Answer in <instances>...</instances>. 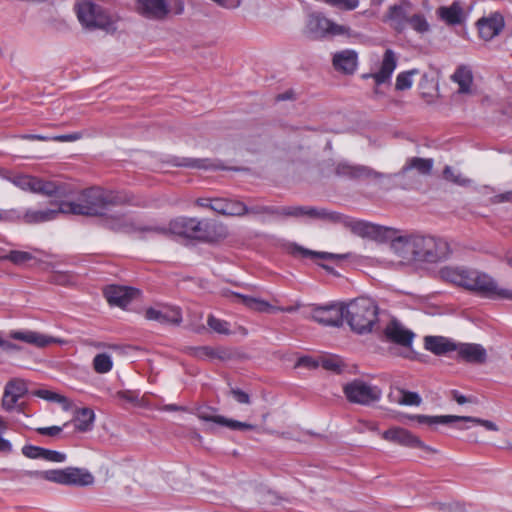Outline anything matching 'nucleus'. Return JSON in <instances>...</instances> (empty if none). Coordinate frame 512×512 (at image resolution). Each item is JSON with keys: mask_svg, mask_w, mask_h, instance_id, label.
Returning <instances> with one entry per match:
<instances>
[{"mask_svg": "<svg viewBox=\"0 0 512 512\" xmlns=\"http://www.w3.org/2000/svg\"><path fill=\"white\" fill-rule=\"evenodd\" d=\"M321 366L325 370L332 371L335 373H341L343 368L342 361L339 358L335 357L323 358L321 361Z\"/></svg>", "mask_w": 512, "mask_h": 512, "instance_id": "obj_52", "label": "nucleus"}, {"mask_svg": "<svg viewBox=\"0 0 512 512\" xmlns=\"http://www.w3.org/2000/svg\"><path fill=\"white\" fill-rule=\"evenodd\" d=\"M335 174L352 180L381 179L385 174L375 171L369 166L356 165L348 162H339L335 167Z\"/></svg>", "mask_w": 512, "mask_h": 512, "instance_id": "obj_12", "label": "nucleus"}, {"mask_svg": "<svg viewBox=\"0 0 512 512\" xmlns=\"http://www.w3.org/2000/svg\"><path fill=\"white\" fill-rule=\"evenodd\" d=\"M31 476L40 477L47 481L64 485V469H53L47 471H34L29 473Z\"/></svg>", "mask_w": 512, "mask_h": 512, "instance_id": "obj_39", "label": "nucleus"}, {"mask_svg": "<svg viewBox=\"0 0 512 512\" xmlns=\"http://www.w3.org/2000/svg\"><path fill=\"white\" fill-rule=\"evenodd\" d=\"M458 356L462 360L470 363H484L487 358L486 350L480 344L465 343L459 347L456 346Z\"/></svg>", "mask_w": 512, "mask_h": 512, "instance_id": "obj_26", "label": "nucleus"}, {"mask_svg": "<svg viewBox=\"0 0 512 512\" xmlns=\"http://www.w3.org/2000/svg\"><path fill=\"white\" fill-rule=\"evenodd\" d=\"M290 252L292 255L297 256L300 255L302 257H311V258H321V259H331V260H341L348 257V254H333L328 252H316L299 245H292L290 247Z\"/></svg>", "mask_w": 512, "mask_h": 512, "instance_id": "obj_33", "label": "nucleus"}, {"mask_svg": "<svg viewBox=\"0 0 512 512\" xmlns=\"http://www.w3.org/2000/svg\"><path fill=\"white\" fill-rule=\"evenodd\" d=\"M43 448L39 446L34 445H25L22 448V453L27 458L31 459H41L42 457Z\"/></svg>", "mask_w": 512, "mask_h": 512, "instance_id": "obj_56", "label": "nucleus"}, {"mask_svg": "<svg viewBox=\"0 0 512 512\" xmlns=\"http://www.w3.org/2000/svg\"><path fill=\"white\" fill-rule=\"evenodd\" d=\"M425 348L436 355H442L456 350V344L441 336H427Z\"/></svg>", "mask_w": 512, "mask_h": 512, "instance_id": "obj_30", "label": "nucleus"}, {"mask_svg": "<svg viewBox=\"0 0 512 512\" xmlns=\"http://www.w3.org/2000/svg\"><path fill=\"white\" fill-rule=\"evenodd\" d=\"M107 302L111 306L125 308L139 294V290L130 286L109 285L103 290Z\"/></svg>", "mask_w": 512, "mask_h": 512, "instance_id": "obj_13", "label": "nucleus"}, {"mask_svg": "<svg viewBox=\"0 0 512 512\" xmlns=\"http://www.w3.org/2000/svg\"><path fill=\"white\" fill-rule=\"evenodd\" d=\"M415 71H405L398 74L395 83V89L403 91L409 89L412 86L411 76Z\"/></svg>", "mask_w": 512, "mask_h": 512, "instance_id": "obj_50", "label": "nucleus"}, {"mask_svg": "<svg viewBox=\"0 0 512 512\" xmlns=\"http://www.w3.org/2000/svg\"><path fill=\"white\" fill-rule=\"evenodd\" d=\"M343 393L350 403L363 406H370L382 397V390L378 386L369 384L362 379H354L345 384Z\"/></svg>", "mask_w": 512, "mask_h": 512, "instance_id": "obj_6", "label": "nucleus"}, {"mask_svg": "<svg viewBox=\"0 0 512 512\" xmlns=\"http://www.w3.org/2000/svg\"><path fill=\"white\" fill-rule=\"evenodd\" d=\"M36 431L41 435L54 437L61 433L62 428L60 426L41 427L37 428Z\"/></svg>", "mask_w": 512, "mask_h": 512, "instance_id": "obj_58", "label": "nucleus"}, {"mask_svg": "<svg viewBox=\"0 0 512 512\" xmlns=\"http://www.w3.org/2000/svg\"><path fill=\"white\" fill-rule=\"evenodd\" d=\"M145 317L161 324L179 325L182 322V314L177 307H164L162 309L150 307L145 311Z\"/></svg>", "mask_w": 512, "mask_h": 512, "instance_id": "obj_22", "label": "nucleus"}, {"mask_svg": "<svg viewBox=\"0 0 512 512\" xmlns=\"http://www.w3.org/2000/svg\"><path fill=\"white\" fill-rule=\"evenodd\" d=\"M279 216L285 217H309L325 219L336 222L340 219V215L335 212H329L325 209H317L309 206H286L280 207Z\"/></svg>", "mask_w": 512, "mask_h": 512, "instance_id": "obj_14", "label": "nucleus"}, {"mask_svg": "<svg viewBox=\"0 0 512 512\" xmlns=\"http://www.w3.org/2000/svg\"><path fill=\"white\" fill-rule=\"evenodd\" d=\"M332 65L337 72L352 75L358 67V53L352 49H345L333 54Z\"/></svg>", "mask_w": 512, "mask_h": 512, "instance_id": "obj_18", "label": "nucleus"}, {"mask_svg": "<svg viewBox=\"0 0 512 512\" xmlns=\"http://www.w3.org/2000/svg\"><path fill=\"white\" fill-rule=\"evenodd\" d=\"M41 459L49 462L62 463L66 460V455L62 452L43 448Z\"/></svg>", "mask_w": 512, "mask_h": 512, "instance_id": "obj_55", "label": "nucleus"}, {"mask_svg": "<svg viewBox=\"0 0 512 512\" xmlns=\"http://www.w3.org/2000/svg\"><path fill=\"white\" fill-rule=\"evenodd\" d=\"M181 166L190 167V168H196V169H223V167H220L208 159H195V158H185L183 159V162L180 163Z\"/></svg>", "mask_w": 512, "mask_h": 512, "instance_id": "obj_42", "label": "nucleus"}, {"mask_svg": "<svg viewBox=\"0 0 512 512\" xmlns=\"http://www.w3.org/2000/svg\"><path fill=\"white\" fill-rule=\"evenodd\" d=\"M33 395L53 402H58L64 405L65 409L69 408V401L65 396H62L58 393L52 392L47 389H38L33 392Z\"/></svg>", "mask_w": 512, "mask_h": 512, "instance_id": "obj_43", "label": "nucleus"}, {"mask_svg": "<svg viewBox=\"0 0 512 512\" xmlns=\"http://www.w3.org/2000/svg\"><path fill=\"white\" fill-rule=\"evenodd\" d=\"M391 249L403 263L434 264L448 259L451 250L447 241L430 235L399 236L391 241Z\"/></svg>", "mask_w": 512, "mask_h": 512, "instance_id": "obj_1", "label": "nucleus"}, {"mask_svg": "<svg viewBox=\"0 0 512 512\" xmlns=\"http://www.w3.org/2000/svg\"><path fill=\"white\" fill-rule=\"evenodd\" d=\"M388 19L392 22L394 29L401 32L405 29L411 17L409 4L393 5L389 8Z\"/></svg>", "mask_w": 512, "mask_h": 512, "instance_id": "obj_28", "label": "nucleus"}, {"mask_svg": "<svg viewBox=\"0 0 512 512\" xmlns=\"http://www.w3.org/2000/svg\"><path fill=\"white\" fill-rule=\"evenodd\" d=\"M112 366L111 357L106 353L97 354L93 359V368L99 374L108 373Z\"/></svg>", "mask_w": 512, "mask_h": 512, "instance_id": "obj_40", "label": "nucleus"}, {"mask_svg": "<svg viewBox=\"0 0 512 512\" xmlns=\"http://www.w3.org/2000/svg\"><path fill=\"white\" fill-rule=\"evenodd\" d=\"M433 164L434 162L431 158L412 157L407 160L406 164L397 174H395V176H405L406 173L412 169L417 170V172L421 175H430Z\"/></svg>", "mask_w": 512, "mask_h": 512, "instance_id": "obj_29", "label": "nucleus"}, {"mask_svg": "<svg viewBox=\"0 0 512 512\" xmlns=\"http://www.w3.org/2000/svg\"><path fill=\"white\" fill-rule=\"evenodd\" d=\"M126 224V219L124 215H114L111 216L110 226L112 229H120Z\"/></svg>", "mask_w": 512, "mask_h": 512, "instance_id": "obj_61", "label": "nucleus"}, {"mask_svg": "<svg viewBox=\"0 0 512 512\" xmlns=\"http://www.w3.org/2000/svg\"><path fill=\"white\" fill-rule=\"evenodd\" d=\"M296 365L305 366L310 369H315L319 366V363L309 356H304L297 361Z\"/></svg>", "mask_w": 512, "mask_h": 512, "instance_id": "obj_59", "label": "nucleus"}, {"mask_svg": "<svg viewBox=\"0 0 512 512\" xmlns=\"http://www.w3.org/2000/svg\"><path fill=\"white\" fill-rule=\"evenodd\" d=\"M344 319L353 332L370 333L378 321V306L371 298H356L344 304Z\"/></svg>", "mask_w": 512, "mask_h": 512, "instance_id": "obj_3", "label": "nucleus"}, {"mask_svg": "<svg viewBox=\"0 0 512 512\" xmlns=\"http://www.w3.org/2000/svg\"><path fill=\"white\" fill-rule=\"evenodd\" d=\"M401 398L398 399V403L406 406H419L422 402L420 395L416 392L407 391L400 389Z\"/></svg>", "mask_w": 512, "mask_h": 512, "instance_id": "obj_46", "label": "nucleus"}, {"mask_svg": "<svg viewBox=\"0 0 512 512\" xmlns=\"http://www.w3.org/2000/svg\"><path fill=\"white\" fill-rule=\"evenodd\" d=\"M0 348H2L4 351H7V352L19 351L21 349L20 346H18L17 344L3 339L1 335H0Z\"/></svg>", "mask_w": 512, "mask_h": 512, "instance_id": "obj_62", "label": "nucleus"}, {"mask_svg": "<svg viewBox=\"0 0 512 512\" xmlns=\"http://www.w3.org/2000/svg\"><path fill=\"white\" fill-rule=\"evenodd\" d=\"M330 6L344 11L355 10L359 6V0H324Z\"/></svg>", "mask_w": 512, "mask_h": 512, "instance_id": "obj_51", "label": "nucleus"}, {"mask_svg": "<svg viewBox=\"0 0 512 512\" xmlns=\"http://www.w3.org/2000/svg\"><path fill=\"white\" fill-rule=\"evenodd\" d=\"M311 318L325 326L339 327L343 324L344 320V304L313 305Z\"/></svg>", "mask_w": 512, "mask_h": 512, "instance_id": "obj_10", "label": "nucleus"}, {"mask_svg": "<svg viewBox=\"0 0 512 512\" xmlns=\"http://www.w3.org/2000/svg\"><path fill=\"white\" fill-rule=\"evenodd\" d=\"M212 211L229 217H242L247 215L246 204L236 200L228 198H214Z\"/></svg>", "mask_w": 512, "mask_h": 512, "instance_id": "obj_21", "label": "nucleus"}, {"mask_svg": "<svg viewBox=\"0 0 512 512\" xmlns=\"http://www.w3.org/2000/svg\"><path fill=\"white\" fill-rule=\"evenodd\" d=\"M208 326L216 333L229 335V323L227 321L216 318L210 315L207 319Z\"/></svg>", "mask_w": 512, "mask_h": 512, "instance_id": "obj_48", "label": "nucleus"}, {"mask_svg": "<svg viewBox=\"0 0 512 512\" xmlns=\"http://www.w3.org/2000/svg\"><path fill=\"white\" fill-rule=\"evenodd\" d=\"M230 393L238 403H241V404H249L250 403V396L243 390H241L239 388H232L230 390Z\"/></svg>", "mask_w": 512, "mask_h": 512, "instance_id": "obj_57", "label": "nucleus"}, {"mask_svg": "<svg viewBox=\"0 0 512 512\" xmlns=\"http://www.w3.org/2000/svg\"><path fill=\"white\" fill-rule=\"evenodd\" d=\"M115 397L118 398L121 401L131 403V404H139V393L132 390H123L118 391L115 394Z\"/></svg>", "mask_w": 512, "mask_h": 512, "instance_id": "obj_54", "label": "nucleus"}, {"mask_svg": "<svg viewBox=\"0 0 512 512\" xmlns=\"http://www.w3.org/2000/svg\"><path fill=\"white\" fill-rule=\"evenodd\" d=\"M9 338L17 341H22L29 345H33L38 348H43L51 343L58 342L55 338L51 336H47L40 332L32 331V330H20V331H11L9 333Z\"/></svg>", "mask_w": 512, "mask_h": 512, "instance_id": "obj_23", "label": "nucleus"}, {"mask_svg": "<svg viewBox=\"0 0 512 512\" xmlns=\"http://www.w3.org/2000/svg\"><path fill=\"white\" fill-rule=\"evenodd\" d=\"M408 24L418 33H425L430 28L426 18L421 14L411 15Z\"/></svg>", "mask_w": 512, "mask_h": 512, "instance_id": "obj_49", "label": "nucleus"}, {"mask_svg": "<svg viewBox=\"0 0 512 512\" xmlns=\"http://www.w3.org/2000/svg\"><path fill=\"white\" fill-rule=\"evenodd\" d=\"M477 270L467 269L464 268L462 275H461V283H459L458 286L463 287L467 290H471L473 287V281L476 276Z\"/></svg>", "mask_w": 512, "mask_h": 512, "instance_id": "obj_53", "label": "nucleus"}, {"mask_svg": "<svg viewBox=\"0 0 512 512\" xmlns=\"http://www.w3.org/2000/svg\"><path fill=\"white\" fill-rule=\"evenodd\" d=\"M216 225L207 221H201L196 218H177L170 222L169 229L162 227H142V232H153L156 234L167 235L169 232L187 238H194L204 241H213L214 236L211 229Z\"/></svg>", "mask_w": 512, "mask_h": 512, "instance_id": "obj_4", "label": "nucleus"}, {"mask_svg": "<svg viewBox=\"0 0 512 512\" xmlns=\"http://www.w3.org/2000/svg\"><path fill=\"white\" fill-rule=\"evenodd\" d=\"M246 210L247 214L279 216L280 207L266 205H254L248 207L246 205Z\"/></svg>", "mask_w": 512, "mask_h": 512, "instance_id": "obj_45", "label": "nucleus"}, {"mask_svg": "<svg viewBox=\"0 0 512 512\" xmlns=\"http://www.w3.org/2000/svg\"><path fill=\"white\" fill-rule=\"evenodd\" d=\"M76 13L79 22L87 30L100 29L107 33H114L117 29L111 16L102 7L90 1L78 3Z\"/></svg>", "mask_w": 512, "mask_h": 512, "instance_id": "obj_5", "label": "nucleus"}, {"mask_svg": "<svg viewBox=\"0 0 512 512\" xmlns=\"http://www.w3.org/2000/svg\"><path fill=\"white\" fill-rule=\"evenodd\" d=\"M412 420H416L418 423L427 425L436 424H448L452 422H469L473 425H481L488 431H499V427L496 423L472 416H457V415H441V416H428V415H413L410 417Z\"/></svg>", "mask_w": 512, "mask_h": 512, "instance_id": "obj_8", "label": "nucleus"}, {"mask_svg": "<svg viewBox=\"0 0 512 512\" xmlns=\"http://www.w3.org/2000/svg\"><path fill=\"white\" fill-rule=\"evenodd\" d=\"M10 181L22 190L35 192V186L37 184V177L29 175H16L10 179Z\"/></svg>", "mask_w": 512, "mask_h": 512, "instance_id": "obj_41", "label": "nucleus"}, {"mask_svg": "<svg viewBox=\"0 0 512 512\" xmlns=\"http://www.w3.org/2000/svg\"><path fill=\"white\" fill-rule=\"evenodd\" d=\"M135 10L150 20H163L170 13L167 0H135Z\"/></svg>", "mask_w": 512, "mask_h": 512, "instance_id": "obj_15", "label": "nucleus"}, {"mask_svg": "<svg viewBox=\"0 0 512 512\" xmlns=\"http://www.w3.org/2000/svg\"><path fill=\"white\" fill-rule=\"evenodd\" d=\"M479 36L489 41L497 36L504 28V19L499 13H494L489 17H483L477 21Z\"/></svg>", "mask_w": 512, "mask_h": 512, "instance_id": "obj_20", "label": "nucleus"}, {"mask_svg": "<svg viewBox=\"0 0 512 512\" xmlns=\"http://www.w3.org/2000/svg\"><path fill=\"white\" fill-rule=\"evenodd\" d=\"M383 439L408 447L420 448L429 453H437V450L425 445L417 436L404 428L394 427L382 433Z\"/></svg>", "mask_w": 512, "mask_h": 512, "instance_id": "obj_11", "label": "nucleus"}, {"mask_svg": "<svg viewBox=\"0 0 512 512\" xmlns=\"http://www.w3.org/2000/svg\"><path fill=\"white\" fill-rule=\"evenodd\" d=\"M33 258H34L33 255L29 252L12 250L7 255L2 256L0 259L8 260L15 265H22V264L32 260Z\"/></svg>", "mask_w": 512, "mask_h": 512, "instance_id": "obj_44", "label": "nucleus"}, {"mask_svg": "<svg viewBox=\"0 0 512 512\" xmlns=\"http://www.w3.org/2000/svg\"><path fill=\"white\" fill-rule=\"evenodd\" d=\"M95 414L89 408H82L77 411L75 416V428L80 432L90 431L93 427Z\"/></svg>", "mask_w": 512, "mask_h": 512, "instance_id": "obj_36", "label": "nucleus"}, {"mask_svg": "<svg viewBox=\"0 0 512 512\" xmlns=\"http://www.w3.org/2000/svg\"><path fill=\"white\" fill-rule=\"evenodd\" d=\"M438 17L447 25H459L464 19V11L461 2L454 1L449 6H441L436 11Z\"/></svg>", "mask_w": 512, "mask_h": 512, "instance_id": "obj_25", "label": "nucleus"}, {"mask_svg": "<svg viewBox=\"0 0 512 512\" xmlns=\"http://www.w3.org/2000/svg\"><path fill=\"white\" fill-rule=\"evenodd\" d=\"M384 336L388 342L402 347H411L414 333L406 329L399 321H390L384 329Z\"/></svg>", "mask_w": 512, "mask_h": 512, "instance_id": "obj_17", "label": "nucleus"}, {"mask_svg": "<svg viewBox=\"0 0 512 512\" xmlns=\"http://www.w3.org/2000/svg\"><path fill=\"white\" fill-rule=\"evenodd\" d=\"M346 225L352 233L361 237L375 235L380 229L377 225L361 220H352L347 222Z\"/></svg>", "mask_w": 512, "mask_h": 512, "instance_id": "obj_35", "label": "nucleus"}, {"mask_svg": "<svg viewBox=\"0 0 512 512\" xmlns=\"http://www.w3.org/2000/svg\"><path fill=\"white\" fill-rule=\"evenodd\" d=\"M443 175L445 179L452 181L456 184H461L460 176H455L454 171L450 166H446L443 170Z\"/></svg>", "mask_w": 512, "mask_h": 512, "instance_id": "obj_63", "label": "nucleus"}, {"mask_svg": "<svg viewBox=\"0 0 512 512\" xmlns=\"http://www.w3.org/2000/svg\"><path fill=\"white\" fill-rule=\"evenodd\" d=\"M28 392L27 383L22 379L10 380L5 388L2 398V406L5 410H12L17 401Z\"/></svg>", "mask_w": 512, "mask_h": 512, "instance_id": "obj_19", "label": "nucleus"}, {"mask_svg": "<svg viewBox=\"0 0 512 512\" xmlns=\"http://www.w3.org/2000/svg\"><path fill=\"white\" fill-rule=\"evenodd\" d=\"M60 213H64L60 210V203L57 204V208L46 209V210H27L24 214V221L29 224L40 223L50 221L56 218Z\"/></svg>", "mask_w": 512, "mask_h": 512, "instance_id": "obj_32", "label": "nucleus"}, {"mask_svg": "<svg viewBox=\"0 0 512 512\" xmlns=\"http://www.w3.org/2000/svg\"><path fill=\"white\" fill-rule=\"evenodd\" d=\"M125 192L91 187L81 191L75 201H61L60 210L64 214L83 216H107L112 207L131 203Z\"/></svg>", "mask_w": 512, "mask_h": 512, "instance_id": "obj_2", "label": "nucleus"}, {"mask_svg": "<svg viewBox=\"0 0 512 512\" xmlns=\"http://www.w3.org/2000/svg\"><path fill=\"white\" fill-rule=\"evenodd\" d=\"M187 353L198 360L219 359L221 361H226L232 357L231 352L228 349L212 346L188 347Z\"/></svg>", "mask_w": 512, "mask_h": 512, "instance_id": "obj_24", "label": "nucleus"}, {"mask_svg": "<svg viewBox=\"0 0 512 512\" xmlns=\"http://www.w3.org/2000/svg\"><path fill=\"white\" fill-rule=\"evenodd\" d=\"M237 298H239L241 300V302L249 309L253 310V311H256V312H261V313H269V312H274V308L275 306L271 305L269 302L263 300V299H259V298H254V297H251V296H246V295H242V294H239V293H235L234 294Z\"/></svg>", "mask_w": 512, "mask_h": 512, "instance_id": "obj_34", "label": "nucleus"}, {"mask_svg": "<svg viewBox=\"0 0 512 512\" xmlns=\"http://www.w3.org/2000/svg\"><path fill=\"white\" fill-rule=\"evenodd\" d=\"M463 270L464 267L445 266L439 270V275L443 280L458 286L459 283H461V275Z\"/></svg>", "mask_w": 512, "mask_h": 512, "instance_id": "obj_37", "label": "nucleus"}, {"mask_svg": "<svg viewBox=\"0 0 512 512\" xmlns=\"http://www.w3.org/2000/svg\"><path fill=\"white\" fill-rule=\"evenodd\" d=\"M34 193H39L45 196H57L60 195V187L55 182L44 181L37 178Z\"/></svg>", "mask_w": 512, "mask_h": 512, "instance_id": "obj_38", "label": "nucleus"}, {"mask_svg": "<svg viewBox=\"0 0 512 512\" xmlns=\"http://www.w3.org/2000/svg\"><path fill=\"white\" fill-rule=\"evenodd\" d=\"M306 28L307 32L314 38L342 35L350 30L349 27L336 24L321 14H311Z\"/></svg>", "mask_w": 512, "mask_h": 512, "instance_id": "obj_9", "label": "nucleus"}, {"mask_svg": "<svg viewBox=\"0 0 512 512\" xmlns=\"http://www.w3.org/2000/svg\"><path fill=\"white\" fill-rule=\"evenodd\" d=\"M93 482L94 477L87 470L76 467L64 469V485L89 486Z\"/></svg>", "mask_w": 512, "mask_h": 512, "instance_id": "obj_27", "label": "nucleus"}, {"mask_svg": "<svg viewBox=\"0 0 512 512\" xmlns=\"http://www.w3.org/2000/svg\"><path fill=\"white\" fill-rule=\"evenodd\" d=\"M397 66V57L392 49H386L382 58L380 69L375 73L362 74V79L372 78L377 86L389 83Z\"/></svg>", "mask_w": 512, "mask_h": 512, "instance_id": "obj_16", "label": "nucleus"}, {"mask_svg": "<svg viewBox=\"0 0 512 512\" xmlns=\"http://www.w3.org/2000/svg\"><path fill=\"white\" fill-rule=\"evenodd\" d=\"M216 409L210 406H201L196 409V416L205 422H213L218 424V417L221 415H215Z\"/></svg>", "mask_w": 512, "mask_h": 512, "instance_id": "obj_47", "label": "nucleus"}, {"mask_svg": "<svg viewBox=\"0 0 512 512\" xmlns=\"http://www.w3.org/2000/svg\"><path fill=\"white\" fill-rule=\"evenodd\" d=\"M218 425L226 426L230 428L231 430H238L239 421L228 419L224 416L218 417Z\"/></svg>", "mask_w": 512, "mask_h": 512, "instance_id": "obj_60", "label": "nucleus"}, {"mask_svg": "<svg viewBox=\"0 0 512 512\" xmlns=\"http://www.w3.org/2000/svg\"><path fill=\"white\" fill-rule=\"evenodd\" d=\"M451 79L459 85V93L466 94L470 92L473 83V75L469 67L460 65L451 76Z\"/></svg>", "mask_w": 512, "mask_h": 512, "instance_id": "obj_31", "label": "nucleus"}, {"mask_svg": "<svg viewBox=\"0 0 512 512\" xmlns=\"http://www.w3.org/2000/svg\"><path fill=\"white\" fill-rule=\"evenodd\" d=\"M80 138V135L78 133L73 134H65V135H59L51 138L54 141H60V142H68V141H75Z\"/></svg>", "mask_w": 512, "mask_h": 512, "instance_id": "obj_64", "label": "nucleus"}, {"mask_svg": "<svg viewBox=\"0 0 512 512\" xmlns=\"http://www.w3.org/2000/svg\"><path fill=\"white\" fill-rule=\"evenodd\" d=\"M470 291L489 299L512 301V289L501 288L489 275L477 271Z\"/></svg>", "mask_w": 512, "mask_h": 512, "instance_id": "obj_7", "label": "nucleus"}]
</instances>
